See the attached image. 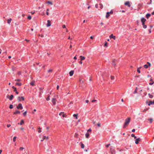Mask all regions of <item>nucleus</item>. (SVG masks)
<instances>
[{
  "label": "nucleus",
  "instance_id": "f257e3e1",
  "mask_svg": "<svg viewBox=\"0 0 154 154\" xmlns=\"http://www.w3.org/2000/svg\"><path fill=\"white\" fill-rule=\"evenodd\" d=\"M131 118L128 117L125 120V122L123 128H125L129 124L130 122Z\"/></svg>",
  "mask_w": 154,
  "mask_h": 154
},
{
  "label": "nucleus",
  "instance_id": "f03ea898",
  "mask_svg": "<svg viewBox=\"0 0 154 154\" xmlns=\"http://www.w3.org/2000/svg\"><path fill=\"white\" fill-rule=\"evenodd\" d=\"M113 13V12L112 11H110L109 12H107L106 13V17L107 18H108V17L109 16V14H112Z\"/></svg>",
  "mask_w": 154,
  "mask_h": 154
},
{
  "label": "nucleus",
  "instance_id": "7ed1b4c3",
  "mask_svg": "<svg viewBox=\"0 0 154 154\" xmlns=\"http://www.w3.org/2000/svg\"><path fill=\"white\" fill-rule=\"evenodd\" d=\"M24 98L23 97H19L17 98V100L18 102L20 101L21 100H24Z\"/></svg>",
  "mask_w": 154,
  "mask_h": 154
},
{
  "label": "nucleus",
  "instance_id": "20e7f679",
  "mask_svg": "<svg viewBox=\"0 0 154 154\" xmlns=\"http://www.w3.org/2000/svg\"><path fill=\"white\" fill-rule=\"evenodd\" d=\"M17 108L18 109H23V107L22 106V105L21 103H19L18 104V106H17Z\"/></svg>",
  "mask_w": 154,
  "mask_h": 154
},
{
  "label": "nucleus",
  "instance_id": "39448f33",
  "mask_svg": "<svg viewBox=\"0 0 154 154\" xmlns=\"http://www.w3.org/2000/svg\"><path fill=\"white\" fill-rule=\"evenodd\" d=\"M141 141V139L140 138H138L136 139L135 141V143L136 144H138L139 143V142Z\"/></svg>",
  "mask_w": 154,
  "mask_h": 154
},
{
  "label": "nucleus",
  "instance_id": "423d86ee",
  "mask_svg": "<svg viewBox=\"0 0 154 154\" xmlns=\"http://www.w3.org/2000/svg\"><path fill=\"white\" fill-rule=\"evenodd\" d=\"M141 20L142 23V25L145 24L144 23L146 21V19H145L143 17L141 18Z\"/></svg>",
  "mask_w": 154,
  "mask_h": 154
},
{
  "label": "nucleus",
  "instance_id": "0eeeda50",
  "mask_svg": "<svg viewBox=\"0 0 154 154\" xmlns=\"http://www.w3.org/2000/svg\"><path fill=\"white\" fill-rule=\"evenodd\" d=\"M56 100L55 98H52V102L53 103V104L54 105H55L56 104Z\"/></svg>",
  "mask_w": 154,
  "mask_h": 154
},
{
  "label": "nucleus",
  "instance_id": "6e6552de",
  "mask_svg": "<svg viewBox=\"0 0 154 154\" xmlns=\"http://www.w3.org/2000/svg\"><path fill=\"white\" fill-rule=\"evenodd\" d=\"M59 115L60 116H62L63 117V118L66 117V115L64 114V112H60L59 114Z\"/></svg>",
  "mask_w": 154,
  "mask_h": 154
},
{
  "label": "nucleus",
  "instance_id": "1a4fd4ad",
  "mask_svg": "<svg viewBox=\"0 0 154 154\" xmlns=\"http://www.w3.org/2000/svg\"><path fill=\"white\" fill-rule=\"evenodd\" d=\"M51 26V23L50 20H47V26L48 27Z\"/></svg>",
  "mask_w": 154,
  "mask_h": 154
},
{
  "label": "nucleus",
  "instance_id": "9d476101",
  "mask_svg": "<svg viewBox=\"0 0 154 154\" xmlns=\"http://www.w3.org/2000/svg\"><path fill=\"white\" fill-rule=\"evenodd\" d=\"M125 5H127L128 7H130L131 6L130 2L129 1H128V2H125Z\"/></svg>",
  "mask_w": 154,
  "mask_h": 154
},
{
  "label": "nucleus",
  "instance_id": "9b49d317",
  "mask_svg": "<svg viewBox=\"0 0 154 154\" xmlns=\"http://www.w3.org/2000/svg\"><path fill=\"white\" fill-rule=\"evenodd\" d=\"M152 104H154V100L153 101H149V103L148 104L149 106H150Z\"/></svg>",
  "mask_w": 154,
  "mask_h": 154
},
{
  "label": "nucleus",
  "instance_id": "f8f14e48",
  "mask_svg": "<svg viewBox=\"0 0 154 154\" xmlns=\"http://www.w3.org/2000/svg\"><path fill=\"white\" fill-rule=\"evenodd\" d=\"M109 37L110 38H113L114 40H115L116 38V37L115 36L113 35L112 34H111L110 36Z\"/></svg>",
  "mask_w": 154,
  "mask_h": 154
},
{
  "label": "nucleus",
  "instance_id": "ddd939ff",
  "mask_svg": "<svg viewBox=\"0 0 154 154\" xmlns=\"http://www.w3.org/2000/svg\"><path fill=\"white\" fill-rule=\"evenodd\" d=\"M45 139H46L47 140L48 139V137H46L45 136H44L43 137V139L41 140V141H43Z\"/></svg>",
  "mask_w": 154,
  "mask_h": 154
},
{
  "label": "nucleus",
  "instance_id": "4468645a",
  "mask_svg": "<svg viewBox=\"0 0 154 154\" xmlns=\"http://www.w3.org/2000/svg\"><path fill=\"white\" fill-rule=\"evenodd\" d=\"M80 58L81 61L84 60L85 59V57L82 56H80Z\"/></svg>",
  "mask_w": 154,
  "mask_h": 154
},
{
  "label": "nucleus",
  "instance_id": "2eb2a0df",
  "mask_svg": "<svg viewBox=\"0 0 154 154\" xmlns=\"http://www.w3.org/2000/svg\"><path fill=\"white\" fill-rule=\"evenodd\" d=\"M74 73V71L72 70L70 71L69 72V75L70 76H72Z\"/></svg>",
  "mask_w": 154,
  "mask_h": 154
},
{
  "label": "nucleus",
  "instance_id": "dca6fc26",
  "mask_svg": "<svg viewBox=\"0 0 154 154\" xmlns=\"http://www.w3.org/2000/svg\"><path fill=\"white\" fill-rule=\"evenodd\" d=\"M20 112L18 110H16L15 112L14 113V114H20Z\"/></svg>",
  "mask_w": 154,
  "mask_h": 154
},
{
  "label": "nucleus",
  "instance_id": "f3484780",
  "mask_svg": "<svg viewBox=\"0 0 154 154\" xmlns=\"http://www.w3.org/2000/svg\"><path fill=\"white\" fill-rule=\"evenodd\" d=\"M115 61L116 60L115 59L113 60L112 61V65L114 66L116 65Z\"/></svg>",
  "mask_w": 154,
  "mask_h": 154
},
{
  "label": "nucleus",
  "instance_id": "a211bd4d",
  "mask_svg": "<svg viewBox=\"0 0 154 154\" xmlns=\"http://www.w3.org/2000/svg\"><path fill=\"white\" fill-rule=\"evenodd\" d=\"M13 97L14 96L13 95H11L10 97V98H9V100H12L13 99Z\"/></svg>",
  "mask_w": 154,
  "mask_h": 154
},
{
  "label": "nucleus",
  "instance_id": "6ab92c4d",
  "mask_svg": "<svg viewBox=\"0 0 154 154\" xmlns=\"http://www.w3.org/2000/svg\"><path fill=\"white\" fill-rule=\"evenodd\" d=\"M150 16H151L150 14H146V17L147 19H148L149 18V17Z\"/></svg>",
  "mask_w": 154,
  "mask_h": 154
},
{
  "label": "nucleus",
  "instance_id": "aec40b11",
  "mask_svg": "<svg viewBox=\"0 0 154 154\" xmlns=\"http://www.w3.org/2000/svg\"><path fill=\"white\" fill-rule=\"evenodd\" d=\"M73 116L75 117L76 119H78V114H74L73 115Z\"/></svg>",
  "mask_w": 154,
  "mask_h": 154
},
{
  "label": "nucleus",
  "instance_id": "412c9836",
  "mask_svg": "<svg viewBox=\"0 0 154 154\" xmlns=\"http://www.w3.org/2000/svg\"><path fill=\"white\" fill-rule=\"evenodd\" d=\"M141 67H140L137 68V71L139 73H140V69H141Z\"/></svg>",
  "mask_w": 154,
  "mask_h": 154
},
{
  "label": "nucleus",
  "instance_id": "4be33fe9",
  "mask_svg": "<svg viewBox=\"0 0 154 154\" xmlns=\"http://www.w3.org/2000/svg\"><path fill=\"white\" fill-rule=\"evenodd\" d=\"M34 83H35V82L34 81H32L30 83V84L32 85V86H33L34 85Z\"/></svg>",
  "mask_w": 154,
  "mask_h": 154
},
{
  "label": "nucleus",
  "instance_id": "5701e85b",
  "mask_svg": "<svg viewBox=\"0 0 154 154\" xmlns=\"http://www.w3.org/2000/svg\"><path fill=\"white\" fill-rule=\"evenodd\" d=\"M11 20L12 19L11 18H10L9 19H8V24H10L11 23Z\"/></svg>",
  "mask_w": 154,
  "mask_h": 154
},
{
  "label": "nucleus",
  "instance_id": "b1692460",
  "mask_svg": "<svg viewBox=\"0 0 154 154\" xmlns=\"http://www.w3.org/2000/svg\"><path fill=\"white\" fill-rule=\"evenodd\" d=\"M80 143L81 144V148L82 149H83L85 147L84 145L83 144L82 142H81Z\"/></svg>",
  "mask_w": 154,
  "mask_h": 154
},
{
  "label": "nucleus",
  "instance_id": "393cba45",
  "mask_svg": "<svg viewBox=\"0 0 154 154\" xmlns=\"http://www.w3.org/2000/svg\"><path fill=\"white\" fill-rule=\"evenodd\" d=\"M24 123V122L23 121V120H21L20 121V125H22V124H23Z\"/></svg>",
  "mask_w": 154,
  "mask_h": 154
},
{
  "label": "nucleus",
  "instance_id": "a878e982",
  "mask_svg": "<svg viewBox=\"0 0 154 154\" xmlns=\"http://www.w3.org/2000/svg\"><path fill=\"white\" fill-rule=\"evenodd\" d=\"M47 3L51 5H52V3L51 2L48 1L47 2Z\"/></svg>",
  "mask_w": 154,
  "mask_h": 154
},
{
  "label": "nucleus",
  "instance_id": "bb28decb",
  "mask_svg": "<svg viewBox=\"0 0 154 154\" xmlns=\"http://www.w3.org/2000/svg\"><path fill=\"white\" fill-rule=\"evenodd\" d=\"M16 85L19 86H20L22 84L21 83H16Z\"/></svg>",
  "mask_w": 154,
  "mask_h": 154
},
{
  "label": "nucleus",
  "instance_id": "cd10ccee",
  "mask_svg": "<svg viewBox=\"0 0 154 154\" xmlns=\"http://www.w3.org/2000/svg\"><path fill=\"white\" fill-rule=\"evenodd\" d=\"M25 149L23 147H20L19 149L20 151H23V149Z\"/></svg>",
  "mask_w": 154,
  "mask_h": 154
},
{
  "label": "nucleus",
  "instance_id": "c85d7f7f",
  "mask_svg": "<svg viewBox=\"0 0 154 154\" xmlns=\"http://www.w3.org/2000/svg\"><path fill=\"white\" fill-rule=\"evenodd\" d=\"M131 137H134V139H136L137 138V137L136 136H135V135L133 134H132L131 135Z\"/></svg>",
  "mask_w": 154,
  "mask_h": 154
},
{
  "label": "nucleus",
  "instance_id": "c756f323",
  "mask_svg": "<svg viewBox=\"0 0 154 154\" xmlns=\"http://www.w3.org/2000/svg\"><path fill=\"white\" fill-rule=\"evenodd\" d=\"M89 134L88 133H87L85 134V136L87 138H88L89 136Z\"/></svg>",
  "mask_w": 154,
  "mask_h": 154
},
{
  "label": "nucleus",
  "instance_id": "7c9ffc66",
  "mask_svg": "<svg viewBox=\"0 0 154 154\" xmlns=\"http://www.w3.org/2000/svg\"><path fill=\"white\" fill-rule=\"evenodd\" d=\"M148 95L149 96V97L150 98H152L153 97V96L150 94H148Z\"/></svg>",
  "mask_w": 154,
  "mask_h": 154
},
{
  "label": "nucleus",
  "instance_id": "2f4dec72",
  "mask_svg": "<svg viewBox=\"0 0 154 154\" xmlns=\"http://www.w3.org/2000/svg\"><path fill=\"white\" fill-rule=\"evenodd\" d=\"M46 100H47L48 101L50 100V95H48V97L46 98Z\"/></svg>",
  "mask_w": 154,
  "mask_h": 154
},
{
  "label": "nucleus",
  "instance_id": "473e14b6",
  "mask_svg": "<svg viewBox=\"0 0 154 154\" xmlns=\"http://www.w3.org/2000/svg\"><path fill=\"white\" fill-rule=\"evenodd\" d=\"M114 76H113L111 75V80H113L114 79Z\"/></svg>",
  "mask_w": 154,
  "mask_h": 154
},
{
  "label": "nucleus",
  "instance_id": "72a5a7b5",
  "mask_svg": "<svg viewBox=\"0 0 154 154\" xmlns=\"http://www.w3.org/2000/svg\"><path fill=\"white\" fill-rule=\"evenodd\" d=\"M137 88L136 87L135 90L134 91V94H136V93H137Z\"/></svg>",
  "mask_w": 154,
  "mask_h": 154
},
{
  "label": "nucleus",
  "instance_id": "f704fd0d",
  "mask_svg": "<svg viewBox=\"0 0 154 154\" xmlns=\"http://www.w3.org/2000/svg\"><path fill=\"white\" fill-rule=\"evenodd\" d=\"M17 138V137H14L13 138V141L14 142H15V141H16V139Z\"/></svg>",
  "mask_w": 154,
  "mask_h": 154
},
{
  "label": "nucleus",
  "instance_id": "c9c22d12",
  "mask_svg": "<svg viewBox=\"0 0 154 154\" xmlns=\"http://www.w3.org/2000/svg\"><path fill=\"white\" fill-rule=\"evenodd\" d=\"M143 27L144 29H146L147 28V26L146 25H145V24L143 25Z\"/></svg>",
  "mask_w": 154,
  "mask_h": 154
},
{
  "label": "nucleus",
  "instance_id": "e433bc0d",
  "mask_svg": "<svg viewBox=\"0 0 154 154\" xmlns=\"http://www.w3.org/2000/svg\"><path fill=\"white\" fill-rule=\"evenodd\" d=\"M12 88L14 89V91H17V89L14 86H13L12 87Z\"/></svg>",
  "mask_w": 154,
  "mask_h": 154
},
{
  "label": "nucleus",
  "instance_id": "4c0bfd02",
  "mask_svg": "<svg viewBox=\"0 0 154 154\" xmlns=\"http://www.w3.org/2000/svg\"><path fill=\"white\" fill-rule=\"evenodd\" d=\"M49 11V9H47V12H46V14L47 15H48L49 14L48 12V11Z\"/></svg>",
  "mask_w": 154,
  "mask_h": 154
},
{
  "label": "nucleus",
  "instance_id": "58836bf2",
  "mask_svg": "<svg viewBox=\"0 0 154 154\" xmlns=\"http://www.w3.org/2000/svg\"><path fill=\"white\" fill-rule=\"evenodd\" d=\"M26 113H27V112L26 111L25 112L23 113V115L24 116H26Z\"/></svg>",
  "mask_w": 154,
  "mask_h": 154
},
{
  "label": "nucleus",
  "instance_id": "ea45409f",
  "mask_svg": "<svg viewBox=\"0 0 154 154\" xmlns=\"http://www.w3.org/2000/svg\"><path fill=\"white\" fill-rule=\"evenodd\" d=\"M52 71V69H50L48 71V72H51Z\"/></svg>",
  "mask_w": 154,
  "mask_h": 154
},
{
  "label": "nucleus",
  "instance_id": "a19ab883",
  "mask_svg": "<svg viewBox=\"0 0 154 154\" xmlns=\"http://www.w3.org/2000/svg\"><path fill=\"white\" fill-rule=\"evenodd\" d=\"M144 67L145 68L147 69L148 68V66L146 64L144 65Z\"/></svg>",
  "mask_w": 154,
  "mask_h": 154
},
{
  "label": "nucleus",
  "instance_id": "79ce46f5",
  "mask_svg": "<svg viewBox=\"0 0 154 154\" xmlns=\"http://www.w3.org/2000/svg\"><path fill=\"white\" fill-rule=\"evenodd\" d=\"M28 19L30 20L31 19V17L30 16H29L27 17Z\"/></svg>",
  "mask_w": 154,
  "mask_h": 154
},
{
  "label": "nucleus",
  "instance_id": "37998d69",
  "mask_svg": "<svg viewBox=\"0 0 154 154\" xmlns=\"http://www.w3.org/2000/svg\"><path fill=\"white\" fill-rule=\"evenodd\" d=\"M38 133H40L41 132V128H40V127H39L38 128Z\"/></svg>",
  "mask_w": 154,
  "mask_h": 154
},
{
  "label": "nucleus",
  "instance_id": "c03bdc74",
  "mask_svg": "<svg viewBox=\"0 0 154 154\" xmlns=\"http://www.w3.org/2000/svg\"><path fill=\"white\" fill-rule=\"evenodd\" d=\"M9 108L11 109H12L13 108V106L12 105H10L9 106Z\"/></svg>",
  "mask_w": 154,
  "mask_h": 154
},
{
  "label": "nucleus",
  "instance_id": "a18cd8bd",
  "mask_svg": "<svg viewBox=\"0 0 154 154\" xmlns=\"http://www.w3.org/2000/svg\"><path fill=\"white\" fill-rule=\"evenodd\" d=\"M150 121V123H152V119H148Z\"/></svg>",
  "mask_w": 154,
  "mask_h": 154
},
{
  "label": "nucleus",
  "instance_id": "49530a36",
  "mask_svg": "<svg viewBox=\"0 0 154 154\" xmlns=\"http://www.w3.org/2000/svg\"><path fill=\"white\" fill-rule=\"evenodd\" d=\"M154 83V82H151L149 83V85H152Z\"/></svg>",
  "mask_w": 154,
  "mask_h": 154
},
{
  "label": "nucleus",
  "instance_id": "de8ad7c7",
  "mask_svg": "<svg viewBox=\"0 0 154 154\" xmlns=\"http://www.w3.org/2000/svg\"><path fill=\"white\" fill-rule=\"evenodd\" d=\"M147 63L148 64V65H149V66H151V63H149V62H148Z\"/></svg>",
  "mask_w": 154,
  "mask_h": 154
},
{
  "label": "nucleus",
  "instance_id": "09e8293b",
  "mask_svg": "<svg viewBox=\"0 0 154 154\" xmlns=\"http://www.w3.org/2000/svg\"><path fill=\"white\" fill-rule=\"evenodd\" d=\"M62 27L63 28H66V26L65 25H63L62 26Z\"/></svg>",
  "mask_w": 154,
  "mask_h": 154
},
{
  "label": "nucleus",
  "instance_id": "8fccbe9b",
  "mask_svg": "<svg viewBox=\"0 0 154 154\" xmlns=\"http://www.w3.org/2000/svg\"><path fill=\"white\" fill-rule=\"evenodd\" d=\"M100 5L101 6H100L101 8L102 9L103 8V5H102V4H100Z\"/></svg>",
  "mask_w": 154,
  "mask_h": 154
},
{
  "label": "nucleus",
  "instance_id": "3c124183",
  "mask_svg": "<svg viewBox=\"0 0 154 154\" xmlns=\"http://www.w3.org/2000/svg\"><path fill=\"white\" fill-rule=\"evenodd\" d=\"M97 125L98 126V127H100V124L99 123H97Z\"/></svg>",
  "mask_w": 154,
  "mask_h": 154
},
{
  "label": "nucleus",
  "instance_id": "603ef678",
  "mask_svg": "<svg viewBox=\"0 0 154 154\" xmlns=\"http://www.w3.org/2000/svg\"><path fill=\"white\" fill-rule=\"evenodd\" d=\"M107 43L106 42H105V43L104 44V46H105V47L106 46H107Z\"/></svg>",
  "mask_w": 154,
  "mask_h": 154
},
{
  "label": "nucleus",
  "instance_id": "864d4df0",
  "mask_svg": "<svg viewBox=\"0 0 154 154\" xmlns=\"http://www.w3.org/2000/svg\"><path fill=\"white\" fill-rule=\"evenodd\" d=\"M20 79H17L15 80V81H20Z\"/></svg>",
  "mask_w": 154,
  "mask_h": 154
},
{
  "label": "nucleus",
  "instance_id": "5fc2aeb1",
  "mask_svg": "<svg viewBox=\"0 0 154 154\" xmlns=\"http://www.w3.org/2000/svg\"><path fill=\"white\" fill-rule=\"evenodd\" d=\"M91 129L90 128L88 130V132H91Z\"/></svg>",
  "mask_w": 154,
  "mask_h": 154
},
{
  "label": "nucleus",
  "instance_id": "6e6d98bb",
  "mask_svg": "<svg viewBox=\"0 0 154 154\" xmlns=\"http://www.w3.org/2000/svg\"><path fill=\"white\" fill-rule=\"evenodd\" d=\"M110 145V144H109L107 145H106V146L107 147H108L109 146V145Z\"/></svg>",
  "mask_w": 154,
  "mask_h": 154
},
{
  "label": "nucleus",
  "instance_id": "4d7b16f0",
  "mask_svg": "<svg viewBox=\"0 0 154 154\" xmlns=\"http://www.w3.org/2000/svg\"><path fill=\"white\" fill-rule=\"evenodd\" d=\"M98 5L97 4H96L95 5V7L96 8H98Z\"/></svg>",
  "mask_w": 154,
  "mask_h": 154
},
{
  "label": "nucleus",
  "instance_id": "13d9d810",
  "mask_svg": "<svg viewBox=\"0 0 154 154\" xmlns=\"http://www.w3.org/2000/svg\"><path fill=\"white\" fill-rule=\"evenodd\" d=\"M39 36H40L42 38L44 37V35H39Z\"/></svg>",
  "mask_w": 154,
  "mask_h": 154
},
{
  "label": "nucleus",
  "instance_id": "bf43d9fd",
  "mask_svg": "<svg viewBox=\"0 0 154 154\" xmlns=\"http://www.w3.org/2000/svg\"><path fill=\"white\" fill-rule=\"evenodd\" d=\"M11 126V125L10 124H8L7 125V126L9 128Z\"/></svg>",
  "mask_w": 154,
  "mask_h": 154
},
{
  "label": "nucleus",
  "instance_id": "052dcab7",
  "mask_svg": "<svg viewBox=\"0 0 154 154\" xmlns=\"http://www.w3.org/2000/svg\"><path fill=\"white\" fill-rule=\"evenodd\" d=\"M135 129H132V132H135Z\"/></svg>",
  "mask_w": 154,
  "mask_h": 154
},
{
  "label": "nucleus",
  "instance_id": "680f3d73",
  "mask_svg": "<svg viewBox=\"0 0 154 154\" xmlns=\"http://www.w3.org/2000/svg\"><path fill=\"white\" fill-rule=\"evenodd\" d=\"M10 97L9 95H8L7 96V97L9 99V98H10Z\"/></svg>",
  "mask_w": 154,
  "mask_h": 154
},
{
  "label": "nucleus",
  "instance_id": "e2e57ef3",
  "mask_svg": "<svg viewBox=\"0 0 154 154\" xmlns=\"http://www.w3.org/2000/svg\"><path fill=\"white\" fill-rule=\"evenodd\" d=\"M59 85H57V90H58L59 89Z\"/></svg>",
  "mask_w": 154,
  "mask_h": 154
},
{
  "label": "nucleus",
  "instance_id": "0e129e2a",
  "mask_svg": "<svg viewBox=\"0 0 154 154\" xmlns=\"http://www.w3.org/2000/svg\"><path fill=\"white\" fill-rule=\"evenodd\" d=\"M148 30H149V33H151V29H149Z\"/></svg>",
  "mask_w": 154,
  "mask_h": 154
},
{
  "label": "nucleus",
  "instance_id": "69168bd1",
  "mask_svg": "<svg viewBox=\"0 0 154 154\" xmlns=\"http://www.w3.org/2000/svg\"><path fill=\"white\" fill-rule=\"evenodd\" d=\"M96 101V100H92V102H94L95 101Z\"/></svg>",
  "mask_w": 154,
  "mask_h": 154
},
{
  "label": "nucleus",
  "instance_id": "338daca9",
  "mask_svg": "<svg viewBox=\"0 0 154 154\" xmlns=\"http://www.w3.org/2000/svg\"><path fill=\"white\" fill-rule=\"evenodd\" d=\"M90 38L91 39H93V36H91L90 37Z\"/></svg>",
  "mask_w": 154,
  "mask_h": 154
},
{
  "label": "nucleus",
  "instance_id": "774afa93",
  "mask_svg": "<svg viewBox=\"0 0 154 154\" xmlns=\"http://www.w3.org/2000/svg\"><path fill=\"white\" fill-rule=\"evenodd\" d=\"M74 58V59H75H75H77V58H76V56L74 57V58Z\"/></svg>",
  "mask_w": 154,
  "mask_h": 154
}]
</instances>
